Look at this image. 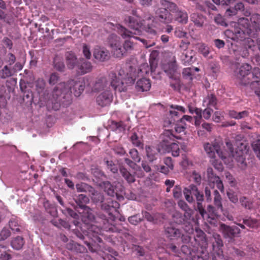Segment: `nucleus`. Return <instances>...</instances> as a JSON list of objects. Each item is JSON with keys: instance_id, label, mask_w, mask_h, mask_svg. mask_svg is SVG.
I'll use <instances>...</instances> for the list:
<instances>
[{"instance_id": "45", "label": "nucleus", "mask_w": 260, "mask_h": 260, "mask_svg": "<svg viewBox=\"0 0 260 260\" xmlns=\"http://www.w3.org/2000/svg\"><path fill=\"white\" fill-rule=\"evenodd\" d=\"M250 21L254 24V27L256 30L260 28V15L257 13H254L250 16Z\"/></svg>"}, {"instance_id": "15", "label": "nucleus", "mask_w": 260, "mask_h": 260, "mask_svg": "<svg viewBox=\"0 0 260 260\" xmlns=\"http://www.w3.org/2000/svg\"><path fill=\"white\" fill-rule=\"evenodd\" d=\"M94 57L101 61H105L110 58V55L108 50L104 48L97 47L95 48L93 53Z\"/></svg>"}, {"instance_id": "24", "label": "nucleus", "mask_w": 260, "mask_h": 260, "mask_svg": "<svg viewBox=\"0 0 260 260\" xmlns=\"http://www.w3.org/2000/svg\"><path fill=\"white\" fill-rule=\"evenodd\" d=\"M119 171L122 176L125 179L127 183L131 184L136 181L135 176L134 174L130 173L126 168L121 167Z\"/></svg>"}, {"instance_id": "37", "label": "nucleus", "mask_w": 260, "mask_h": 260, "mask_svg": "<svg viewBox=\"0 0 260 260\" xmlns=\"http://www.w3.org/2000/svg\"><path fill=\"white\" fill-rule=\"evenodd\" d=\"M191 20L198 27H202L204 24V19L202 16L197 13H193L190 15Z\"/></svg>"}, {"instance_id": "54", "label": "nucleus", "mask_w": 260, "mask_h": 260, "mask_svg": "<svg viewBox=\"0 0 260 260\" xmlns=\"http://www.w3.org/2000/svg\"><path fill=\"white\" fill-rule=\"evenodd\" d=\"M107 168L110 170L113 173H117L118 172V168L117 165L114 164L112 160H106Z\"/></svg>"}, {"instance_id": "59", "label": "nucleus", "mask_w": 260, "mask_h": 260, "mask_svg": "<svg viewBox=\"0 0 260 260\" xmlns=\"http://www.w3.org/2000/svg\"><path fill=\"white\" fill-rule=\"evenodd\" d=\"M82 52L86 59H89L91 58V53L90 50V47L85 44H84L83 45Z\"/></svg>"}, {"instance_id": "34", "label": "nucleus", "mask_w": 260, "mask_h": 260, "mask_svg": "<svg viewBox=\"0 0 260 260\" xmlns=\"http://www.w3.org/2000/svg\"><path fill=\"white\" fill-rule=\"evenodd\" d=\"M9 226L11 229L16 232H20L21 231L20 222L18 219L16 217H12L9 221Z\"/></svg>"}, {"instance_id": "25", "label": "nucleus", "mask_w": 260, "mask_h": 260, "mask_svg": "<svg viewBox=\"0 0 260 260\" xmlns=\"http://www.w3.org/2000/svg\"><path fill=\"white\" fill-rule=\"evenodd\" d=\"M193 196L196 197L197 201L198 210H199V212L202 216L204 217V215L207 213V212L204 209V208L202 204V202L204 200V195L203 193L199 191L198 192V193H196Z\"/></svg>"}, {"instance_id": "55", "label": "nucleus", "mask_w": 260, "mask_h": 260, "mask_svg": "<svg viewBox=\"0 0 260 260\" xmlns=\"http://www.w3.org/2000/svg\"><path fill=\"white\" fill-rule=\"evenodd\" d=\"M182 75L184 78L191 80L193 75V69L191 68H184L182 72Z\"/></svg>"}, {"instance_id": "43", "label": "nucleus", "mask_w": 260, "mask_h": 260, "mask_svg": "<svg viewBox=\"0 0 260 260\" xmlns=\"http://www.w3.org/2000/svg\"><path fill=\"white\" fill-rule=\"evenodd\" d=\"M215 242L213 243V250L215 251L217 255V252L218 250H222V247L223 245L222 240L220 238L219 235L217 236V238H215Z\"/></svg>"}, {"instance_id": "21", "label": "nucleus", "mask_w": 260, "mask_h": 260, "mask_svg": "<svg viewBox=\"0 0 260 260\" xmlns=\"http://www.w3.org/2000/svg\"><path fill=\"white\" fill-rule=\"evenodd\" d=\"M145 149L147 157L149 161L153 162L157 159L160 152L159 148L154 146H147Z\"/></svg>"}, {"instance_id": "58", "label": "nucleus", "mask_w": 260, "mask_h": 260, "mask_svg": "<svg viewBox=\"0 0 260 260\" xmlns=\"http://www.w3.org/2000/svg\"><path fill=\"white\" fill-rule=\"evenodd\" d=\"M131 140L132 143L137 147H140L142 145V143L139 137L135 133H133L131 136Z\"/></svg>"}, {"instance_id": "2", "label": "nucleus", "mask_w": 260, "mask_h": 260, "mask_svg": "<svg viewBox=\"0 0 260 260\" xmlns=\"http://www.w3.org/2000/svg\"><path fill=\"white\" fill-rule=\"evenodd\" d=\"M85 83L82 80H71L67 83L59 82L53 88L47 101V106L54 110L60 108L62 99L70 95L72 90L75 96H79L84 90Z\"/></svg>"}, {"instance_id": "18", "label": "nucleus", "mask_w": 260, "mask_h": 260, "mask_svg": "<svg viewBox=\"0 0 260 260\" xmlns=\"http://www.w3.org/2000/svg\"><path fill=\"white\" fill-rule=\"evenodd\" d=\"M75 201L77 204V206L75 208L76 211L77 209L81 210L88 207L86 205L89 202V200L86 196L83 194H80L77 196L75 199Z\"/></svg>"}, {"instance_id": "62", "label": "nucleus", "mask_w": 260, "mask_h": 260, "mask_svg": "<svg viewBox=\"0 0 260 260\" xmlns=\"http://www.w3.org/2000/svg\"><path fill=\"white\" fill-rule=\"evenodd\" d=\"M112 124L115 126L116 129H118L120 132L123 131L125 129L126 125L122 121H112Z\"/></svg>"}, {"instance_id": "51", "label": "nucleus", "mask_w": 260, "mask_h": 260, "mask_svg": "<svg viewBox=\"0 0 260 260\" xmlns=\"http://www.w3.org/2000/svg\"><path fill=\"white\" fill-rule=\"evenodd\" d=\"M60 80V77L58 73H53L50 74L49 79L48 83L50 85H54L57 84Z\"/></svg>"}, {"instance_id": "30", "label": "nucleus", "mask_w": 260, "mask_h": 260, "mask_svg": "<svg viewBox=\"0 0 260 260\" xmlns=\"http://www.w3.org/2000/svg\"><path fill=\"white\" fill-rule=\"evenodd\" d=\"M175 20L182 24H186L188 22V15L184 11L178 10L176 12Z\"/></svg>"}, {"instance_id": "40", "label": "nucleus", "mask_w": 260, "mask_h": 260, "mask_svg": "<svg viewBox=\"0 0 260 260\" xmlns=\"http://www.w3.org/2000/svg\"><path fill=\"white\" fill-rule=\"evenodd\" d=\"M193 221L184 220L181 224H183L182 228L184 232L188 234H191L193 233L194 229L192 222Z\"/></svg>"}, {"instance_id": "28", "label": "nucleus", "mask_w": 260, "mask_h": 260, "mask_svg": "<svg viewBox=\"0 0 260 260\" xmlns=\"http://www.w3.org/2000/svg\"><path fill=\"white\" fill-rule=\"evenodd\" d=\"M68 248L78 253H85L87 252L86 247L73 241L68 244Z\"/></svg>"}, {"instance_id": "42", "label": "nucleus", "mask_w": 260, "mask_h": 260, "mask_svg": "<svg viewBox=\"0 0 260 260\" xmlns=\"http://www.w3.org/2000/svg\"><path fill=\"white\" fill-rule=\"evenodd\" d=\"M35 84L37 91L40 93L45 89L46 82L43 78H39L35 81Z\"/></svg>"}, {"instance_id": "46", "label": "nucleus", "mask_w": 260, "mask_h": 260, "mask_svg": "<svg viewBox=\"0 0 260 260\" xmlns=\"http://www.w3.org/2000/svg\"><path fill=\"white\" fill-rule=\"evenodd\" d=\"M91 200L94 203H104V196L103 193L98 192V191H94L92 193Z\"/></svg>"}, {"instance_id": "31", "label": "nucleus", "mask_w": 260, "mask_h": 260, "mask_svg": "<svg viewBox=\"0 0 260 260\" xmlns=\"http://www.w3.org/2000/svg\"><path fill=\"white\" fill-rule=\"evenodd\" d=\"M54 68L59 72H63L65 68V66L62 57L58 55H55L53 59Z\"/></svg>"}, {"instance_id": "10", "label": "nucleus", "mask_w": 260, "mask_h": 260, "mask_svg": "<svg viewBox=\"0 0 260 260\" xmlns=\"http://www.w3.org/2000/svg\"><path fill=\"white\" fill-rule=\"evenodd\" d=\"M156 18L161 23L168 24L172 22L173 16L164 7L158 8L155 11Z\"/></svg>"}, {"instance_id": "6", "label": "nucleus", "mask_w": 260, "mask_h": 260, "mask_svg": "<svg viewBox=\"0 0 260 260\" xmlns=\"http://www.w3.org/2000/svg\"><path fill=\"white\" fill-rule=\"evenodd\" d=\"M180 139V136L176 135L170 131H166L162 136V147H166V151L172 152V155L176 157L179 155V147L177 144L173 142L174 139Z\"/></svg>"}, {"instance_id": "17", "label": "nucleus", "mask_w": 260, "mask_h": 260, "mask_svg": "<svg viewBox=\"0 0 260 260\" xmlns=\"http://www.w3.org/2000/svg\"><path fill=\"white\" fill-rule=\"evenodd\" d=\"M151 84L150 80L146 78H142L137 81L136 89L138 91L144 92L150 90Z\"/></svg>"}, {"instance_id": "4", "label": "nucleus", "mask_w": 260, "mask_h": 260, "mask_svg": "<svg viewBox=\"0 0 260 260\" xmlns=\"http://www.w3.org/2000/svg\"><path fill=\"white\" fill-rule=\"evenodd\" d=\"M249 25V21L247 18H240L237 23H234L231 28L225 31V36L233 41H243L249 37L252 33Z\"/></svg>"}, {"instance_id": "64", "label": "nucleus", "mask_w": 260, "mask_h": 260, "mask_svg": "<svg viewBox=\"0 0 260 260\" xmlns=\"http://www.w3.org/2000/svg\"><path fill=\"white\" fill-rule=\"evenodd\" d=\"M253 149L257 157L260 159V140H257L256 143L253 145Z\"/></svg>"}, {"instance_id": "47", "label": "nucleus", "mask_w": 260, "mask_h": 260, "mask_svg": "<svg viewBox=\"0 0 260 260\" xmlns=\"http://www.w3.org/2000/svg\"><path fill=\"white\" fill-rule=\"evenodd\" d=\"M177 69V66L176 64V61H174L168 63L167 66V68L165 69V71L166 72L172 75L174 74L175 72H176Z\"/></svg>"}, {"instance_id": "52", "label": "nucleus", "mask_w": 260, "mask_h": 260, "mask_svg": "<svg viewBox=\"0 0 260 260\" xmlns=\"http://www.w3.org/2000/svg\"><path fill=\"white\" fill-rule=\"evenodd\" d=\"M1 73V77L2 79H6L11 77L13 75L12 71L8 67V66H5L3 68Z\"/></svg>"}, {"instance_id": "41", "label": "nucleus", "mask_w": 260, "mask_h": 260, "mask_svg": "<svg viewBox=\"0 0 260 260\" xmlns=\"http://www.w3.org/2000/svg\"><path fill=\"white\" fill-rule=\"evenodd\" d=\"M166 248L168 251L171 252L173 255L176 256H179L180 254V250L178 247H177L173 243H169L167 245Z\"/></svg>"}, {"instance_id": "53", "label": "nucleus", "mask_w": 260, "mask_h": 260, "mask_svg": "<svg viewBox=\"0 0 260 260\" xmlns=\"http://www.w3.org/2000/svg\"><path fill=\"white\" fill-rule=\"evenodd\" d=\"M128 220L133 225H137L139 223L143 220L139 214H136L128 217Z\"/></svg>"}, {"instance_id": "7", "label": "nucleus", "mask_w": 260, "mask_h": 260, "mask_svg": "<svg viewBox=\"0 0 260 260\" xmlns=\"http://www.w3.org/2000/svg\"><path fill=\"white\" fill-rule=\"evenodd\" d=\"M165 234L168 239L172 240H178L180 238L184 243H189L191 239L189 235H184L180 229L172 224L165 227Z\"/></svg>"}, {"instance_id": "50", "label": "nucleus", "mask_w": 260, "mask_h": 260, "mask_svg": "<svg viewBox=\"0 0 260 260\" xmlns=\"http://www.w3.org/2000/svg\"><path fill=\"white\" fill-rule=\"evenodd\" d=\"M76 189L78 192H86L87 190L93 189V188L85 183H80L76 185Z\"/></svg>"}, {"instance_id": "3", "label": "nucleus", "mask_w": 260, "mask_h": 260, "mask_svg": "<svg viewBox=\"0 0 260 260\" xmlns=\"http://www.w3.org/2000/svg\"><path fill=\"white\" fill-rule=\"evenodd\" d=\"M137 74L136 70L130 64L120 69L118 75L111 72L108 74L110 85L115 92H125L128 86L134 83Z\"/></svg>"}, {"instance_id": "20", "label": "nucleus", "mask_w": 260, "mask_h": 260, "mask_svg": "<svg viewBox=\"0 0 260 260\" xmlns=\"http://www.w3.org/2000/svg\"><path fill=\"white\" fill-rule=\"evenodd\" d=\"M251 67L248 63H244L237 69L236 76L237 78L242 80L246 76L250 73Z\"/></svg>"}, {"instance_id": "57", "label": "nucleus", "mask_w": 260, "mask_h": 260, "mask_svg": "<svg viewBox=\"0 0 260 260\" xmlns=\"http://www.w3.org/2000/svg\"><path fill=\"white\" fill-rule=\"evenodd\" d=\"M129 155L133 160L137 162H139L141 160V157L139 155L138 151L136 149H132L129 152Z\"/></svg>"}, {"instance_id": "35", "label": "nucleus", "mask_w": 260, "mask_h": 260, "mask_svg": "<svg viewBox=\"0 0 260 260\" xmlns=\"http://www.w3.org/2000/svg\"><path fill=\"white\" fill-rule=\"evenodd\" d=\"M230 253L239 259H241L246 256V253L244 251L235 247H233L230 249Z\"/></svg>"}, {"instance_id": "27", "label": "nucleus", "mask_w": 260, "mask_h": 260, "mask_svg": "<svg viewBox=\"0 0 260 260\" xmlns=\"http://www.w3.org/2000/svg\"><path fill=\"white\" fill-rule=\"evenodd\" d=\"M160 4L161 6L164 7L170 13H176L178 10L177 6L173 2L167 0H161Z\"/></svg>"}, {"instance_id": "48", "label": "nucleus", "mask_w": 260, "mask_h": 260, "mask_svg": "<svg viewBox=\"0 0 260 260\" xmlns=\"http://www.w3.org/2000/svg\"><path fill=\"white\" fill-rule=\"evenodd\" d=\"M74 233L77 236V237H78L79 239L84 240V243L88 246V249L90 251L92 252L94 251L92 247L91 244L87 240H85L86 237L82 233H81L79 231L75 230Z\"/></svg>"}, {"instance_id": "22", "label": "nucleus", "mask_w": 260, "mask_h": 260, "mask_svg": "<svg viewBox=\"0 0 260 260\" xmlns=\"http://www.w3.org/2000/svg\"><path fill=\"white\" fill-rule=\"evenodd\" d=\"M108 85L109 83L106 77H100L96 80L94 85L93 90L96 91L105 90Z\"/></svg>"}, {"instance_id": "60", "label": "nucleus", "mask_w": 260, "mask_h": 260, "mask_svg": "<svg viewBox=\"0 0 260 260\" xmlns=\"http://www.w3.org/2000/svg\"><path fill=\"white\" fill-rule=\"evenodd\" d=\"M193 212V210L191 209L185 211L183 217H182L183 222H184V220L193 221V218L191 219Z\"/></svg>"}, {"instance_id": "56", "label": "nucleus", "mask_w": 260, "mask_h": 260, "mask_svg": "<svg viewBox=\"0 0 260 260\" xmlns=\"http://www.w3.org/2000/svg\"><path fill=\"white\" fill-rule=\"evenodd\" d=\"M240 202L246 209H250L252 207V203L245 197L240 199Z\"/></svg>"}, {"instance_id": "33", "label": "nucleus", "mask_w": 260, "mask_h": 260, "mask_svg": "<svg viewBox=\"0 0 260 260\" xmlns=\"http://www.w3.org/2000/svg\"><path fill=\"white\" fill-rule=\"evenodd\" d=\"M24 244V239L20 236H17L14 238L11 241L12 247L16 249L19 250L22 248Z\"/></svg>"}, {"instance_id": "49", "label": "nucleus", "mask_w": 260, "mask_h": 260, "mask_svg": "<svg viewBox=\"0 0 260 260\" xmlns=\"http://www.w3.org/2000/svg\"><path fill=\"white\" fill-rule=\"evenodd\" d=\"M173 125H175L174 128V131L173 129L171 130H167V131H170L173 132V134H175L176 135L178 136H181V133H184V131L185 129V127L182 125H180L179 124H174ZM181 137V136H180Z\"/></svg>"}, {"instance_id": "13", "label": "nucleus", "mask_w": 260, "mask_h": 260, "mask_svg": "<svg viewBox=\"0 0 260 260\" xmlns=\"http://www.w3.org/2000/svg\"><path fill=\"white\" fill-rule=\"evenodd\" d=\"M87 226V237L91 238L94 242L98 241L101 242L102 239L99 237V234L101 232V229L98 226L92 224V223Z\"/></svg>"}, {"instance_id": "5", "label": "nucleus", "mask_w": 260, "mask_h": 260, "mask_svg": "<svg viewBox=\"0 0 260 260\" xmlns=\"http://www.w3.org/2000/svg\"><path fill=\"white\" fill-rule=\"evenodd\" d=\"M227 150L223 151L221 150V144L217 141H214L212 143H205L204 144V149L208 157L212 158H215L217 156L222 160L225 159L227 157H234V149L233 145L230 141L225 142Z\"/></svg>"}, {"instance_id": "36", "label": "nucleus", "mask_w": 260, "mask_h": 260, "mask_svg": "<svg viewBox=\"0 0 260 260\" xmlns=\"http://www.w3.org/2000/svg\"><path fill=\"white\" fill-rule=\"evenodd\" d=\"M244 9V6L242 3H237L233 9H229L226 10V14L230 16L235 15L237 11H242Z\"/></svg>"}, {"instance_id": "38", "label": "nucleus", "mask_w": 260, "mask_h": 260, "mask_svg": "<svg viewBox=\"0 0 260 260\" xmlns=\"http://www.w3.org/2000/svg\"><path fill=\"white\" fill-rule=\"evenodd\" d=\"M243 223L250 228H257L260 226V220L251 218L244 219Z\"/></svg>"}, {"instance_id": "26", "label": "nucleus", "mask_w": 260, "mask_h": 260, "mask_svg": "<svg viewBox=\"0 0 260 260\" xmlns=\"http://www.w3.org/2000/svg\"><path fill=\"white\" fill-rule=\"evenodd\" d=\"M204 103L206 105L208 108L213 107L217 109V100L215 95L213 94H208L204 100Z\"/></svg>"}, {"instance_id": "23", "label": "nucleus", "mask_w": 260, "mask_h": 260, "mask_svg": "<svg viewBox=\"0 0 260 260\" xmlns=\"http://www.w3.org/2000/svg\"><path fill=\"white\" fill-rule=\"evenodd\" d=\"M65 56L68 68L73 69L78 62L75 54L72 51H69L66 53Z\"/></svg>"}, {"instance_id": "16", "label": "nucleus", "mask_w": 260, "mask_h": 260, "mask_svg": "<svg viewBox=\"0 0 260 260\" xmlns=\"http://www.w3.org/2000/svg\"><path fill=\"white\" fill-rule=\"evenodd\" d=\"M194 56L195 54L192 50H184L180 55V59L183 64H189L195 61Z\"/></svg>"}, {"instance_id": "29", "label": "nucleus", "mask_w": 260, "mask_h": 260, "mask_svg": "<svg viewBox=\"0 0 260 260\" xmlns=\"http://www.w3.org/2000/svg\"><path fill=\"white\" fill-rule=\"evenodd\" d=\"M102 187L104 191L111 197H114L115 195L117 197V194L115 192L114 186L109 181L103 182Z\"/></svg>"}, {"instance_id": "12", "label": "nucleus", "mask_w": 260, "mask_h": 260, "mask_svg": "<svg viewBox=\"0 0 260 260\" xmlns=\"http://www.w3.org/2000/svg\"><path fill=\"white\" fill-rule=\"evenodd\" d=\"M113 100V94L111 91L106 89L96 97L97 104L102 106L104 107L110 104Z\"/></svg>"}, {"instance_id": "44", "label": "nucleus", "mask_w": 260, "mask_h": 260, "mask_svg": "<svg viewBox=\"0 0 260 260\" xmlns=\"http://www.w3.org/2000/svg\"><path fill=\"white\" fill-rule=\"evenodd\" d=\"M252 75L253 79L252 83H256L260 86V69L258 67L254 68L252 71Z\"/></svg>"}, {"instance_id": "39", "label": "nucleus", "mask_w": 260, "mask_h": 260, "mask_svg": "<svg viewBox=\"0 0 260 260\" xmlns=\"http://www.w3.org/2000/svg\"><path fill=\"white\" fill-rule=\"evenodd\" d=\"M214 194V205L216 206L217 210H220L221 211H222V206L221 202V198L217 190H214L213 191Z\"/></svg>"}, {"instance_id": "19", "label": "nucleus", "mask_w": 260, "mask_h": 260, "mask_svg": "<svg viewBox=\"0 0 260 260\" xmlns=\"http://www.w3.org/2000/svg\"><path fill=\"white\" fill-rule=\"evenodd\" d=\"M77 66L78 72L81 74H85L90 72L92 70V66L91 63L83 59H80L78 62Z\"/></svg>"}, {"instance_id": "8", "label": "nucleus", "mask_w": 260, "mask_h": 260, "mask_svg": "<svg viewBox=\"0 0 260 260\" xmlns=\"http://www.w3.org/2000/svg\"><path fill=\"white\" fill-rule=\"evenodd\" d=\"M220 231L224 238L229 239V241L234 240L235 238L239 237L241 230L235 225L230 226L224 223L220 225Z\"/></svg>"}, {"instance_id": "9", "label": "nucleus", "mask_w": 260, "mask_h": 260, "mask_svg": "<svg viewBox=\"0 0 260 260\" xmlns=\"http://www.w3.org/2000/svg\"><path fill=\"white\" fill-rule=\"evenodd\" d=\"M171 109L169 111V124H174L176 122L179 121L180 119L178 111L181 112L182 113L185 112V109L181 106L171 105L169 106Z\"/></svg>"}, {"instance_id": "11", "label": "nucleus", "mask_w": 260, "mask_h": 260, "mask_svg": "<svg viewBox=\"0 0 260 260\" xmlns=\"http://www.w3.org/2000/svg\"><path fill=\"white\" fill-rule=\"evenodd\" d=\"M77 211L80 214L81 220L86 225H88L94 221L95 216L92 210L89 207L81 210L77 209Z\"/></svg>"}, {"instance_id": "61", "label": "nucleus", "mask_w": 260, "mask_h": 260, "mask_svg": "<svg viewBox=\"0 0 260 260\" xmlns=\"http://www.w3.org/2000/svg\"><path fill=\"white\" fill-rule=\"evenodd\" d=\"M16 60L15 56L12 53H9L5 58L6 62L8 63L10 66L13 64Z\"/></svg>"}, {"instance_id": "63", "label": "nucleus", "mask_w": 260, "mask_h": 260, "mask_svg": "<svg viewBox=\"0 0 260 260\" xmlns=\"http://www.w3.org/2000/svg\"><path fill=\"white\" fill-rule=\"evenodd\" d=\"M227 196L229 200L233 203H236L238 201V198L237 194L233 191H229L227 192Z\"/></svg>"}, {"instance_id": "14", "label": "nucleus", "mask_w": 260, "mask_h": 260, "mask_svg": "<svg viewBox=\"0 0 260 260\" xmlns=\"http://www.w3.org/2000/svg\"><path fill=\"white\" fill-rule=\"evenodd\" d=\"M119 207V204L111 198L107 199V202L102 203V208L105 210L109 215L117 212Z\"/></svg>"}, {"instance_id": "32", "label": "nucleus", "mask_w": 260, "mask_h": 260, "mask_svg": "<svg viewBox=\"0 0 260 260\" xmlns=\"http://www.w3.org/2000/svg\"><path fill=\"white\" fill-rule=\"evenodd\" d=\"M209 181L210 183L215 184L217 188L221 191L223 192L224 190V186L222 181L220 178L216 175L211 176L208 177Z\"/></svg>"}, {"instance_id": "1", "label": "nucleus", "mask_w": 260, "mask_h": 260, "mask_svg": "<svg viewBox=\"0 0 260 260\" xmlns=\"http://www.w3.org/2000/svg\"><path fill=\"white\" fill-rule=\"evenodd\" d=\"M124 22L133 32L122 25L117 26L118 34L124 39L122 44L119 37L116 34H112L108 38V44L111 49V53L114 57L122 58L125 56L128 53L131 52L134 49V43L132 38L140 40L147 48L153 46L155 44L154 40L147 41L144 39L135 37V35H140L142 28L148 34L151 36V39L157 37V31L154 24V18L149 13H147L142 18H136L131 16H125Z\"/></svg>"}]
</instances>
